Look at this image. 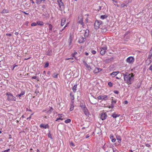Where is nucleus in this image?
Here are the masks:
<instances>
[{"label":"nucleus","mask_w":152,"mask_h":152,"mask_svg":"<svg viewBox=\"0 0 152 152\" xmlns=\"http://www.w3.org/2000/svg\"><path fill=\"white\" fill-rule=\"evenodd\" d=\"M124 80L129 85L131 84L134 80V75L133 73L129 74L127 72L126 74L123 73Z\"/></svg>","instance_id":"nucleus-1"},{"label":"nucleus","mask_w":152,"mask_h":152,"mask_svg":"<svg viewBox=\"0 0 152 152\" xmlns=\"http://www.w3.org/2000/svg\"><path fill=\"white\" fill-rule=\"evenodd\" d=\"M6 95L8 96L7 99L8 101H15L16 98L14 96L10 93L8 92L6 93Z\"/></svg>","instance_id":"nucleus-2"},{"label":"nucleus","mask_w":152,"mask_h":152,"mask_svg":"<svg viewBox=\"0 0 152 152\" xmlns=\"http://www.w3.org/2000/svg\"><path fill=\"white\" fill-rule=\"evenodd\" d=\"M107 48L106 46H105L102 48H101L100 49V54L103 56L104 55L106 52V50Z\"/></svg>","instance_id":"nucleus-3"},{"label":"nucleus","mask_w":152,"mask_h":152,"mask_svg":"<svg viewBox=\"0 0 152 152\" xmlns=\"http://www.w3.org/2000/svg\"><path fill=\"white\" fill-rule=\"evenodd\" d=\"M102 21L96 20L95 21L94 24V27L95 29H98L100 25L102 23Z\"/></svg>","instance_id":"nucleus-4"},{"label":"nucleus","mask_w":152,"mask_h":152,"mask_svg":"<svg viewBox=\"0 0 152 152\" xmlns=\"http://www.w3.org/2000/svg\"><path fill=\"white\" fill-rule=\"evenodd\" d=\"M134 59L132 56H130L128 57L126 59V61L129 64H132L134 61Z\"/></svg>","instance_id":"nucleus-5"},{"label":"nucleus","mask_w":152,"mask_h":152,"mask_svg":"<svg viewBox=\"0 0 152 152\" xmlns=\"http://www.w3.org/2000/svg\"><path fill=\"white\" fill-rule=\"evenodd\" d=\"M78 18L80 20L77 21V23L81 24L82 27H83L85 24L83 22V18L82 16H78Z\"/></svg>","instance_id":"nucleus-6"},{"label":"nucleus","mask_w":152,"mask_h":152,"mask_svg":"<svg viewBox=\"0 0 152 152\" xmlns=\"http://www.w3.org/2000/svg\"><path fill=\"white\" fill-rule=\"evenodd\" d=\"M58 2L59 5L60 9V10H62L64 8V4L61 0H60L59 1H58Z\"/></svg>","instance_id":"nucleus-7"},{"label":"nucleus","mask_w":152,"mask_h":152,"mask_svg":"<svg viewBox=\"0 0 152 152\" xmlns=\"http://www.w3.org/2000/svg\"><path fill=\"white\" fill-rule=\"evenodd\" d=\"M107 115L106 113H102L101 114L100 118L102 120L105 119Z\"/></svg>","instance_id":"nucleus-8"},{"label":"nucleus","mask_w":152,"mask_h":152,"mask_svg":"<svg viewBox=\"0 0 152 152\" xmlns=\"http://www.w3.org/2000/svg\"><path fill=\"white\" fill-rule=\"evenodd\" d=\"M39 127L41 128H44L45 129L49 128V126L48 124H41L39 125Z\"/></svg>","instance_id":"nucleus-9"},{"label":"nucleus","mask_w":152,"mask_h":152,"mask_svg":"<svg viewBox=\"0 0 152 152\" xmlns=\"http://www.w3.org/2000/svg\"><path fill=\"white\" fill-rule=\"evenodd\" d=\"M73 37L72 36L71 34H70L69 35V37L68 40V42H69V46H70L71 45L72 43V41L73 40Z\"/></svg>","instance_id":"nucleus-10"},{"label":"nucleus","mask_w":152,"mask_h":152,"mask_svg":"<svg viewBox=\"0 0 152 152\" xmlns=\"http://www.w3.org/2000/svg\"><path fill=\"white\" fill-rule=\"evenodd\" d=\"M86 38L83 37H81L79 38L78 40V42L80 43H83L85 41Z\"/></svg>","instance_id":"nucleus-11"},{"label":"nucleus","mask_w":152,"mask_h":152,"mask_svg":"<svg viewBox=\"0 0 152 152\" xmlns=\"http://www.w3.org/2000/svg\"><path fill=\"white\" fill-rule=\"evenodd\" d=\"M80 107H81L83 111L87 109L85 104L82 103H81Z\"/></svg>","instance_id":"nucleus-12"},{"label":"nucleus","mask_w":152,"mask_h":152,"mask_svg":"<svg viewBox=\"0 0 152 152\" xmlns=\"http://www.w3.org/2000/svg\"><path fill=\"white\" fill-rule=\"evenodd\" d=\"M102 70V69L101 68L96 67V68L94 70V72L95 73H97L99 72Z\"/></svg>","instance_id":"nucleus-13"},{"label":"nucleus","mask_w":152,"mask_h":152,"mask_svg":"<svg viewBox=\"0 0 152 152\" xmlns=\"http://www.w3.org/2000/svg\"><path fill=\"white\" fill-rule=\"evenodd\" d=\"M83 111L84 112V113L85 115H86V116H89V115L90 114L89 113L88 111V110L87 109L83 110Z\"/></svg>","instance_id":"nucleus-14"},{"label":"nucleus","mask_w":152,"mask_h":152,"mask_svg":"<svg viewBox=\"0 0 152 152\" xmlns=\"http://www.w3.org/2000/svg\"><path fill=\"white\" fill-rule=\"evenodd\" d=\"M71 102L72 103L70 105V111H72L74 110V101H71Z\"/></svg>","instance_id":"nucleus-15"},{"label":"nucleus","mask_w":152,"mask_h":152,"mask_svg":"<svg viewBox=\"0 0 152 152\" xmlns=\"http://www.w3.org/2000/svg\"><path fill=\"white\" fill-rule=\"evenodd\" d=\"M148 58L149 59L150 63L152 62V53H149L148 56Z\"/></svg>","instance_id":"nucleus-16"},{"label":"nucleus","mask_w":152,"mask_h":152,"mask_svg":"<svg viewBox=\"0 0 152 152\" xmlns=\"http://www.w3.org/2000/svg\"><path fill=\"white\" fill-rule=\"evenodd\" d=\"M119 72L117 71L115 72H113L110 74V75H113V77L116 76L118 73Z\"/></svg>","instance_id":"nucleus-17"},{"label":"nucleus","mask_w":152,"mask_h":152,"mask_svg":"<svg viewBox=\"0 0 152 152\" xmlns=\"http://www.w3.org/2000/svg\"><path fill=\"white\" fill-rule=\"evenodd\" d=\"M66 20L65 19L63 18L61 20V25L62 26H63L66 22Z\"/></svg>","instance_id":"nucleus-18"},{"label":"nucleus","mask_w":152,"mask_h":152,"mask_svg":"<svg viewBox=\"0 0 152 152\" xmlns=\"http://www.w3.org/2000/svg\"><path fill=\"white\" fill-rule=\"evenodd\" d=\"M77 85H75L72 88V90L74 93L76 92L77 91Z\"/></svg>","instance_id":"nucleus-19"},{"label":"nucleus","mask_w":152,"mask_h":152,"mask_svg":"<svg viewBox=\"0 0 152 152\" xmlns=\"http://www.w3.org/2000/svg\"><path fill=\"white\" fill-rule=\"evenodd\" d=\"M107 97V96L106 95L102 96V100L104 101L107 100L108 99Z\"/></svg>","instance_id":"nucleus-20"},{"label":"nucleus","mask_w":152,"mask_h":152,"mask_svg":"<svg viewBox=\"0 0 152 152\" xmlns=\"http://www.w3.org/2000/svg\"><path fill=\"white\" fill-rule=\"evenodd\" d=\"M9 12V10H6L5 9H3L1 12V13H7Z\"/></svg>","instance_id":"nucleus-21"},{"label":"nucleus","mask_w":152,"mask_h":152,"mask_svg":"<svg viewBox=\"0 0 152 152\" xmlns=\"http://www.w3.org/2000/svg\"><path fill=\"white\" fill-rule=\"evenodd\" d=\"M25 93V91H22L21 92V93L20 94H18L16 96H18V97L19 98L21 96L23 95Z\"/></svg>","instance_id":"nucleus-22"},{"label":"nucleus","mask_w":152,"mask_h":152,"mask_svg":"<svg viewBox=\"0 0 152 152\" xmlns=\"http://www.w3.org/2000/svg\"><path fill=\"white\" fill-rule=\"evenodd\" d=\"M72 93L71 92L70 94V96L71 99V101H74V95H72Z\"/></svg>","instance_id":"nucleus-23"},{"label":"nucleus","mask_w":152,"mask_h":152,"mask_svg":"<svg viewBox=\"0 0 152 152\" xmlns=\"http://www.w3.org/2000/svg\"><path fill=\"white\" fill-rule=\"evenodd\" d=\"M37 25L40 26H43L44 25V23L43 22L40 21H38L37 22Z\"/></svg>","instance_id":"nucleus-24"},{"label":"nucleus","mask_w":152,"mask_h":152,"mask_svg":"<svg viewBox=\"0 0 152 152\" xmlns=\"http://www.w3.org/2000/svg\"><path fill=\"white\" fill-rule=\"evenodd\" d=\"M108 17L107 15H102L100 16V18L102 19H104Z\"/></svg>","instance_id":"nucleus-25"},{"label":"nucleus","mask_w":152,"mask_h":152,"mask_svg":"<svg viewBox=\"0 0 152 152\" xmlns=\"http://www.w3.org/2000/svg\"><path fill=\"white\" fill-rule=\"evenodd\" d=\"M101 31L102 32H105L107 31V29L105 27L102 28Z\"/></svg>","instance_id":"nucleus-26"},{"label":"nucleus","mask_w":152,"mask_h":152,"mask_svg":"<svg viewBox=\"0 0 152 152\" xmlns=\"http://www.w3.org/2000/svg\"><path fill=\"white\" fill-rule=\"evenodd\" d=\"M53 110V109L51 107H50V109L48 111H47V113L48 114H50L52 112V110Z\"/></svg>","instance_id":"nucleus-27"},{"label":"nucleus","mask_w":152,"mask_h":152,"mask_svg":"<svg viewBox=\"0 0 152 152\" xmlns=\"http://www.w3.org/2000/svg\"><path fill=\"white\" fill-rule=\"evenodd\" d=\"M117 139L118 140V142L119 143H120L121 142V138L120 136H118L116 137Z\"/></svg>","instance_id":"nucleus-28"},{"label":"nucleus","mask_w":152,"mask_h":152,"mask_svg":"<svg viewBox=\"0 0 152 152\" xmlns=\"http://www.w3.org/2000/svg\"><path fill=\"white\" fill-rule=\"evenodd\" d=\"M109 151H111V152H117V151L116 150H114V149L112 148H109Z\"/></svg>","instance_id":"nucleus-29"},{"label":"nucleus","mask_w":152,"mask_h":152,"mask_svg":"<svg viewBox=\"0 0 152 152\" xmlns=\"http://www.w3.org/2000/svg\"><path fill=\"white\" fill-rule=\"evenodd\" d=\"M120 115L116 114H115L114 113L112 115V116L114 118H116L117 117H118Z\"/></svg>","instance_id":"nucleus-30"},{"label":"nucleus","mask_w":152,"mask_h":152,"mask_svg":"<svg viewBox=\"0 0 152 152\" xmlns=\"http://www.w3.org/2000/svg\"><path fill=\"white\" fill-rule=\"evenodd\" d=\"M71 120L70 119H68L65 121L64 122L66 123H68L71 122Z\"/></svg>","instance_id":"nucleus-31"},{"label":"nucleus","mask_w":152,"mask_h":152,"mask_svg":"<svg viewBox=\"0 0 152 152\" xmlns=\"http://www.w3.org/2000/svg\"><path fill=\"white\" fill-rule=\"evenodd\" d=\"M87 31L88 32V29H86V30L85 32V35H84L85 37H87L88 36V33L87 34Z\"/></svg>","instance_id":"nucleus-32"},{"label":"nucleus","mask_w":152,"mask_h":152,"mask_svg":"<svg viewBox=\"0 0 152 152\" xmlns=\"http://www.w3.org/2000/svg\"><path fill=\"white\" fill-rule=\"evenodd\" d=\"M58 74L56 73H54L53 75V77L55 78H57V77Z\"/></svg>","instance_id":"nucleus-33"},{"label":"nucleus","mask_w":152,"mask_h":152,"mask_svg":"<svg viewBox=\"0 0 152 152\" xmlns=\"http://www.w3.org/2000/svg\"><path fill=\"white\" fill-rule=\"evenodd\" d=\"M51 50H48V51L47 52V55L48 56L51 55Z\"/></svg>","instance_id":"nucleus-34"},{"label":"nucleus","mask_w":152,"mask_h":152,"mask_svg":"<svg viewBox=\"0 0 152 152\" xmlns=\"http://www.w3.org/2000/svg\"><path fill=\"white\" fill-rule=\"evenodd\" d=\"M48 137L49 138H50V139H53V138H52V134H50V131H49V133L48 134Z\"/></svg>","instance_id":"nucleus-35"},{"label":"nucleus","mask_w":152,"mask_h":152,"mask_svg":"<svg viewBox=\"0 0 152 152\" xmlns=\"http://www.w3.org/2000/svg\"><path fill=\"white\" fill-rule=\"evenodd\" d=\"M107 145H104L102 147V148L103 149L104 151H107Z\"/></svg>","instance_id":"nucleus-36"},{"label":"nucleus","mask_w":152,"mask_h":152,"mask_svg":"<svg viewBox=\"0 0 152 152\" xmlns=\"http://www.w3.org/2000/svg\"><path fill=\"white\" fill-rule=\"evenodd\" d=\"M53 27V26L52 25H51V24H49V30L50 31H52Z\"/></svg>","instance_id":"nucleus-37"},{"label":"nucleus","mask_w":152,"mask_h":152,"mask_svg":"<svg viewBox=\"0 0 152 152\" xmlns=\"http://www.w3.org/2000/svg\"><path fill=\"white\" fill-rule=\"evenodd\" d=\"M42 0H36V3L37 4H40Z\"/></svg>","instance_id":"nucleus-38"},{"label":"nucleus","mask_w":152,"mask_h":152,"mask_svg":"<svg viewBox=\"0 0 152 152\" xmlns=\"http://www.w3.org/2000/svg\"><path fill=\"white\" fill-rule=\"evenodd\" d=\"M85 66L86 67L87 69L89 68L91 69V66H90L88 65L87 64H86Z\"/></svg>","instance_id":"nucleus-39"},{"label":"nucleus","mask_w":152,"mask_h":152,"mask_svg":"<svg viewBox=\"0 0 152 152\" xmlns=\"http://www.w3.org/2000/svg\"><path fill=\"white\" fill-rule=\"evenodd\" d=\"M108 85L110 87H112L113 86V83L111 82H109Z\"/></svg>","instance_id":"nucleus-40"},{"label":"nucleus","mask_w":152,"mask_h":152,"mask_svg":"<svg viewBox=\"0 0 152 152\" xmlns=\"http://www.w3.org/2000/svg\"><path fill=\"white\" fill-rule=\"evenodd\" d=\"M114 104L113 103H111V104H110L109 108H111L112 109H113L114 108Z\"/></svg>","instance_id":"nucleus-41"},{"label":"nucleus","mask_w":152,"mask_h":152,"mask_svg":"<svg viewBox=\"0 0 152 152\" xmlns=\"http://www.w3.org/2000/svg\"><path fill=\"white\" fill-rule=\"evenodd\" d=\"M31 78L32 79H36L38 81H39V79L38 78H37V77L36 76H33V77H31Z\"/></svg>","instance_id":"nucleus-42"},{"label":"nucleus","mask_w":152,"mask_h":152,"mask_svg":"<svg viewBox=\"0 0 152 152\" xmlns=\"http://www.w3.org/2000/svg\"><path fill=\"white\" fill-rule=\"evenodd\" d=\"M113 58H110V59H106L105 60V61L106 62H108L109 61H111V59H113Z\"/></svg>","instance_id":"nucleus-43"},{"label":"nucleus","mask_w":152,"mask_h":152,"mask_svg":"<svg viewBox=\"0 0 152 152\" xmlns=\"http://www.w3.org/2000/svg\"><path fill=\"white\" fill-rule=\"evenodd\" d=\"M77 53L76 52H75L74 53L72 54V57H75V58H76L75 57V55L77 54Z\"/></svg>","instance_id":"nucleus-44"},{"label":"nucleus","mask_w":152,"mask_h":152,"mask_svg":"<svg viewBox=\"0 0 152 152\" xmlns=\"http://www.w3.org/2000/svg\"><path fill=\"white\" fill-rule=\"evenodd\" d=\"M111 98H112V99H111V100H112L111 103H113L114 104L116 103V100H114V101L113 100V97H112Z\"/></svg>","instance_id":"nucleus-45"},{"label":"nucleus","mask_w":152,"mask_h":152,"mask_svg":"<svg viewBox=\"0 0 152 152\" xmlns=\"http://www.w3.org/2000/svg\"><path fill=\"white\" fill-rule=\"evenodd\" d=\"M37 25V23H33L31 24V26H36Z\"/></svg>","instance_id":"nucleus-46"},{"label":"nucleus","mask_w":152,"mask_h":152,"mask_svg":"<svg viewBox=\"0 0 152 152\" xmlns=\"http://www.w3.org/2000/svg\"><path fill=\"white\" fill-rule=\"evenodd\" d=\"M102 96L99 95L97 97V99H102Z\"/></svg>","instance_id":"nucleus-47"},{"label":"nucleus","mask_w":152,"mask_h":152,"mask_svg":"<svg viewBox=\"0 0 152 152\" xmlns=\"http://www.w3.org/2000/svg\"><path fill=\"white\" fill-rule=\"evenodd\" d=\"M63 120V119L62 118H61V117H59V118H56V121H57L58 120Z\"/></svg>","instance_id":"nucleus-48"},{"label":"nucleus","mask_w":152,"mask_h":152,"mask_svg":"<svg viewBox=\"0 0 152 152\" xmlns=\"http://www.w3.org/2000/svg\"><path fill=\"white\" fill-rule=\"evenodd\" d=\"M49 66V63L48 62H47L45 64L44 67L45 68L48 67Z\"/></svg>","instance_id":"nucleus-49"},{"label":"nucleus","mask_w":152,"mask_h":152,"mask_svg":"<svg viewBox=\"0 0 152 152\" xmlns=\"http://www.w3.org/2000/svg\"><path fill=\"white\" fill-rule=\"evenodd\" d=\"M109 148H111V147H108V146L107 147V151H106L105 152H111V151H109Z\"/></svg>","instance_id":"nucleus-50"},{"label":"nucleus","mask_w":152,"mask_h":152,"mask_svg":"<svg viewBox=\"0 0 152 152\" xmlns=\"http://www.w3.org/2000/svg\"><path fill=\"white\" fill-rule=\"evenodd\" d=\"M114 93L116 94H118L119 93V92L118 91H113Z\"/></svg>","instance_id":"nucleus-51"},{"label":"nucleus","mask_w":152,"mask_h":152,"mask_svg":"<svg viewBox=\"0 0 152 152\" xmlns=\"http://www.w3.org/2000/svg\"><path fill=\"white\" fill-rule=\"evenodd\" d=\"M10 148L7 149V150H5L4 151H2L1 152H8L9 151H10Z\"/></svg>","instance_id":"nucleus-52"},{"label":"nucleus","mask_w":152,"mask_h":152,"mask_svg":"<svg viewBox=\"0 0 152 152\" xmlns=\"http://www.w3.org/2000/svg\"><path fill=\"white\" fill-rule=\"evenodd\" d=\"M113 138V135L112 134H111L110 135V139H111L112 140Z\"/></svg>","instance_id":"nucleus-53"},{"label":"nucleus","mask_w":152,"mask_h":152,"mask_svg":"<svg viewBox=\"0 0 152 152\" xmlns=\"http://www.w3.org/2000/svg\"><path fill=\"white\" fill-rule=\"evenodd\" d=\"M6 35L8 37H11L12 36V34H11L9 33L6 34Z\"/></svg>","instance_id":"nucleus-54"},{"label":"nucleus","mask_w":152,"mask_h":152,"mask_svg":"<svg viewBox=\"0 0 152 152\" xmlns=\"http://www.w3.org/2000/svg\"><path fill=\"white\" fill-rule=\"evenodd\" d=\"M149 70L151 71V72H152V65H151L150 67L149 68Z\"/></svg>","instance_id":"nucleus-55"},{"label":"nucleus","mask_w":152,"mask_h":152,"mask_svg":"<svg viewBox=\"0 0 152 152\" xmlns=\"http://www.w3.org/2000/svg\"><path fill=\"white\" fill-rule=\"evenodd\" d=\"M91 53L93 54H95L96 53V52L95 50H93L92 51Z\"/></svg>","instance_id":"nucleus-56"},{"label":"nucleus","mask_w":152,"mask_h":152,"mask_svg":"<svg viewBox=\"0 0 152 152\" xmlns=\"http://www.w3.org/2000/svg\"><path fill=\"white\" fill-rule=\"evenodd\" d=\"M116 140L115 138H113L112 140V141L114 142H115V141H116Z\"/></svg>","instance_id":"nucleus-57"},{"label":"nucleus","mask_w":152,"mask_h":152,"mask_svg":"<svg viewBox=\"0 0 152 152\" xmlns=\"http://www.w3.org/2000/svg\"><path fill=\"white\" fill-rule=\"evenodd\" d=\"M145 145L146 147H151V145H149L148 144H146Z\"/></svg>","instance_id":"nucleus-58"},{"label":"nucleus","mask_w":152,"mask_h":152,"mask_svg":"<svg viewBox=\"0 0 152 152\" xmlns=\"http://www.w3.org/2000/svg\"><path fill=\"white\" fill-rule=\"evenodd\" d=\"M50 73H50V71H48V72L47 74L49 75V76L48 77H49L50 75Z\"/></svg>","instance_id":"nucleus-59"},{"label":"nucleus","mask_w":152,"mask_h":152,"mask_svg":"<svg viewBox=\"0 0 152 152\" xmlns=\"http://www.w3.org/2000/svg\"><path fill=\"white\" fill-rule=\"evenodd\" d=\"M121 6L122 7H125L126 6V5L124 4H121Z\"/></svg>","instance_id":"nucleus-60"},{"label":"nucleus","mask_w":152,"mask_h":152,"mask_svg":"<svg viewBox=\"0 0 152 152\" xmlns=\"http://www.w3.org/2000/svg\"><path fill=\"white\" fill-rule=\"evenodd\" d=\"M9 137L8 138L9 139H11L12 138V137L11 135V134H9Z\"/></svg>","instance_id":"nucleus-61"},{"label":"nucleus","mask_w":152,"mask_h":152,"mask_svg":"<svg viewBox=\"0 0 152 152\" xmlns=\"http://www.w3.org/2000/svg\"><path fill=\"white\" fill-rule=\"evenodd\" d=\"M113 2L115 3H117L118 1L117 0H112Z\"/></svg>","instance_id":"nucleus-62"},{"label":"nucleus","mask_w":152,"mask_h":152,"mask_svg":"<svg viewBox=\"0 0 152 152\" xmlns=\"http://www.w3.org/2000/svg\"><path fill=\"white\" fill-rule=\"evenodd\" d=\"M62 114H58V116L59 117H61V118L62 117Z\"/></svg>","instance_id":"nucleus-63"},{"label":"nucleus","mask_w":152,"mask_h":152,"mask_svg":"<svg viewBox=\"0 0 152 152\" xmlns=\"http://www.w3.org/2000/svg\"><path fill=\"white\" fill-rule=\"evenodd\" d=\"M124 103L125 104H127L128 103V102L127 100H126L124 102Z\"/></svg>","instance_id":"nucleus-64"}]
</instances>
